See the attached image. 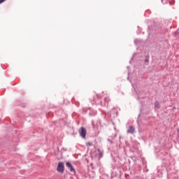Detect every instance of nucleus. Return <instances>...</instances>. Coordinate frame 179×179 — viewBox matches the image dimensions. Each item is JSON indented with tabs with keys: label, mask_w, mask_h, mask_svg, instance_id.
Listing matches in <instances>:
<instances>
[{
	"label": "nucleus",
	"mask_w": 179,
	"mask_h": 179,
	"mask_svg": "<svg viewBox=\"0 0 179 179\" xmlns=\"http://www.w3.org/2000/svg\"><path fill=\"white\" fill-rule=\"evenodd\" d=\"M64 169L65 166H64V162H59L57 168V171H58V173H61L62 174V173H64Z\"/></svg>",
	"instance_id": "f257e3e1"
},
{
	"label": "nucleus",
	"mask_w": 179,
	"mask_h": 179,
	"mask_svg": "<svg viewBox=\"0 0 179 179\" xmlns=\"http://www.w3.org/2000/svg\"><path fill=\"white\" fill-rule=\"evenodd\" d=\"M80 132V135L81 136V138H83V139H85V138H86V129L85 127H81L80 129L79 130Z\"/></svg>",
	"instance_id": "f03ea898"
},
{
	"label": "nucleus",
	"mask_w": 179,
	"mask_h": 179,
	"mask_svg": "<svg viewBox=\"0 0 179 179\" xmlns=\"http://www.w3.org/2000/svg\"><path fill=\"white\" fill-rule=\"evenodd\" d=\"M66 167H68L71 173H75V169H73V166L72 164L69 162L66 163Z\"/></svg>",
	"instance_id": "7ed1b4c3"
},
{
	"label": "nucleus",
	"mask_w": 179,
	"mask_h": 179,
	"mask_svg": "<svg viewBox=\"0 0 179 179\" xmlns=\"http://www.w3.org/2000/svg\"><path fill=\"white\" fill-rule=\"evenodd\" d=\"M134 132H135V128H134L132 126H130L127 130V134H134Z\"/></svg>",
	"instance_id": "20e7f679"
},
{
	"label": "nucleus",
	"mask_w": 179,
	"mask_h": 179,
	"mask_svg": "<svg viewBox=\"0 0 179 179\" xmlns=\"http://www.w3.org/2000/svg\"><path fill=\"white\" fill-rule=\"evenodd\" d=\"M155 107L156 108H159V107H160V106L159 105V102H155Z\"/></svg>",
	"instance_id": "39448f33"
},
{
	"label": "nucleus",
	"mask_w": 179,
	"mask_h": 179,
	"mask_svg": "<svg viewBox=\"0 0 179 179\" xmlns=\"http://www.w3.org/2000/svg\"><path fill=\"white\" fill-rule=\"evenodd\" d=\"M86 145H87V146H92V143L87 142V143H86Z\"/></svg>",
	"instance_id": "423d86ee"
},
{
	"label": "nucleus",
	"mask_w": 179,
	"mask_h": 179,
	"mask_svg": "<svg viewBox=\"0 0 179 179\" xmlns=\"http://www.w3.org/2000/svg\"><path fill=\"white\" fill-rule=\"evenodd\" d=\"M98 152H99V153H100V156H101V152H100V149H98Z\"/></svg>",
	"instance_id": "0eeeda50"
},
{
	"label": "nucleus",
	"mask_w": 179,
	"mask_h": 179,
	"mask_svg": "<svg viewBox=\"0 0 179 179\" xmlns=\"http://www.w3.org/2000/svg\"><path fill=\"white\" fill-rule=\"evenodd\" d=\"M6 0H1V3H2V2H5Z\"/></svg>",
	"instance_id": "6e6552de"
},
{
	"label": "nucleus",
	"mask_w": 179,
	"mask_h": 179,
	"mask_svg": "<svg viewBox=\"0 0 179 179\" xmlns=\"http://www.w3.org/2000/svg\"><path fill=\"white\" fill-rule=\"evenodd\" d=\"M0 3H1V0H0Z\"/></svg>",
	"instance_id": "1a4fd4ad"
}]
</instances>
